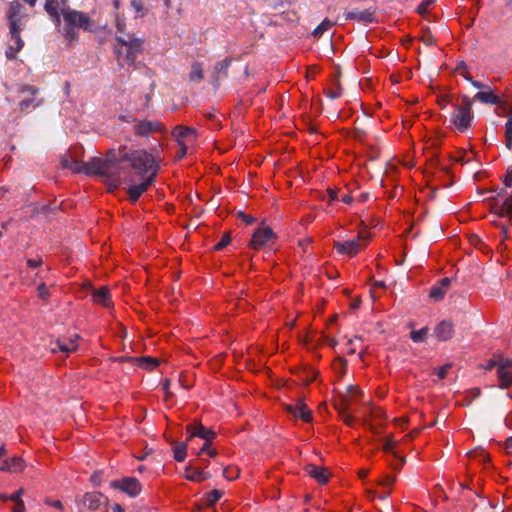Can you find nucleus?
<instances>
[{
	"instance_id": "1",
	"label": "nucleus",
	"mask_w": 512,
	"mask_h": 512,
	"mask_svg": "<svg viewBox=\"0 0 512 512\" xmlns=\"http://www.w3.org/2000/svg\"><path fill=\"white\" fill-rule=\"evenodd\" d=\"M124 162L129 163L131 169L141 177L155 173L156 178L160 170L159 162L151 153L144 149L128 150L127 146L121 145L118 149L110 148L104 159L93 158L81 167L75 163L74 171L106 178L110 190H114L120 185L122 176L127 173L122 165Z\"/></svg>"
},
{
	"instance_id": "2",
	"label": "nucleus",
	"mask_w": 512,
	"mask_h": 512,
	"mask_svg": "<svg viewBox=\"0 0 512 512\" xmlns=\"http://www.w3.org/2000/svg\"><path fill=\"white\" fill-rule=\"evenodd\" d=\"M62 16L65 22V26L62 29V35L69 43L78 38V33L75 30L76 28L84 31L92 30L93 21L82 11L68 8L67 10H62Z\"/></svg>"
},
{
	"instance_id": "3",
	"label": "nucleus",
	"mask_w": 512,
	"mask_h": 512,
	"mask_svg": "<svg viewBox=\"0 0 512 512\" xmlns=\"http://www.w3.org/2000/svg\"><path fill=\"white\" fill-rule=\"evenodd\" d=\"M462 102L454 105V111L450 115V123L453 124L459 132H464L470 128L473 120V100L467 95L461 97Z\"/></svg>"
},
{
	"instance_id": "4",
	"label": "nucleus",
	"mask_w": 512,
	"mask_h": 512,
	"mask_svg": "<svg viewBox=\"0 0 512 512\" xmlns=\"http://www.w3.org/2000/svg\"><path fill=\"white\" fill-rule=\"evenodd\" d=\"M115 42L113 48L114 54L121 56L123 50H126V58L130 63H135L138 54L142 52V39L133 36H128V39H125L117 36Z\"/></svg>"
},
{
	"instance_id": "5",
	"label": "nucleus",
	"mask_w": 512,
	"mask_h": 512,
	"mask_svg": "<svg viewBox=\"0 0 512 512\" xmlns=\"http://www.w3.org/2000/svg\"><path fill=\"white\" fill-rule=\"evenodd\" d=\"M133 132L139 137H149L154 132H163V125L157 120H140L137 118L132 119Z\"/></svg>"
},
{
	"instance_id": "6",
	"label": "nucleus",
	"mask_w": 512,
	"mask_h": 512,
	"mask_svg": "<svg viewBox=\"0 0 512 512\" xmlns=\"http://www.w3.org/2000/svg\"><path fill=\"white\" fill-rule=\"evenodd\" d=\"M505 195L506 191L502 189L497 196L490 198V201L492 202L490 212L497 217L512 218V196L505 197L502 203L499 202V198Z\"/></svg>"
},
{
	"instance_id": "7",
	"label": "nucleus",
	"mask_w": 512,
	"mask_h": 512,
	"mask_svg": "<svg viewBox=\"0 0 512 512\" xmlns=\"http://www.w3.org/2000/svg\"><path fill=\"white\" fill-rule=\"evenodd\" d=\"M75 502L79 512H83L81 504L83 507L95 511L99 509L102 504L108 503V498L99 492H87L81 497H76Z\"/></svg>"
},
{
	"instance_id": "8",
	"label": "nucleus",
	"mask_w": 512,
	"mask_h": 512,
	"mask_svg": "<svg viewBox=\"0 0 512 512\" xmlns=\"http://www.w3.org/2000/svg\"><path fill=\"white\" fill-rule=\"evenodd\" d=\"M110 487L113 489L121 490L130 497H136L141 493L142 486L139 480L135 477H123L119 480H112Z\"/></svg>"
},
{
	"instance_id": "9",
	"label": "nucleus",
	"mask_w": 512,
	"mask_h": 512,
	"mask_svg": "<svg viewBox=\"0 0 512 512\" xmlns=\"http://www.w3.org/2000/svg\"><path fill=\"white\" fill-rule=\"evenodd\" d=\"M9 43L7 49L5 51V55L9 60H15L17 58V53L23 48L24 41L20 36V28L18 24H12V27L9 28Z\"/></svg>"
},
{
	"instance_id": "10",
	"label": "nucleus",
	"mask_w": 512,
	"mask_h": 512,
	"mask_svg": "<svg viewBox=\"0 0 512 512\" xmlns=\"http://www.w3.org/2000/svg\"><path fill=\"white\" fill-rule=\"evenodd\" d=\"M484 88H477L479 91L474 95L473 100L483 104L501 106L506 110L501 97L497 95L491 85L483 83Z\"/></svg>"
},
{
	"instance_id": "11",
	"label": "nucleus",
	"mask_w": 512,
	"mask_h": 512,
	"mask_svg": "<svg viewBox=\"0 0 512 512\" xmlns=\"http://www.w3.org/2000/svg\"><path fill=\"white\" fill-rule=\"evenodd\" d=\"M499 388L505 389L512 386V359L500 357L497 369Z\"/></svg>"
},
{
	"instance_id": "12",
	"label": "nucleus",
	"mask_w": 512,
	"mask_h": 512,
	"mask_svg": "<svg viewBox=\"0 0 512 512\" xmlns=\"http://www.w3.org/2000/svg\"><path fill=\"white\" fill-rule=\"evenodd\" d=\"M274 238H276V234L270 227L258 228L252 235L249 247L255 250L260 249Z\"/></svg>"
},
{
	"instance_id": "13",
	"label": "nucleus",
	"mask_w": 512,
	"mask_h": 512,
	"mask_svg": "<svg viewBox=\"0 0 512 512\" xmlns=\"http://www.w3.org/2000/svg\"><path fill=\"white\" fill-rule=\"evenodd\" d=\"M187 434L196 436L204 441H213L217 434L210 428L205 427L200 421H194L186 426Z\"/></svg>"
},
{
	"instance_id": "14",
	"label": "nucleus",
	"mask_w": 512,
	"mask_h": 512,
	"mask_svg": "<svg viewBox=\"0 0 512 512\" xmlns=\"http://www.w3.org/2000/svg\"><path fill=\"white\" fill-rule=\"evenodd\" d=\"M68 0H46L44 4V10L52 18L54 23L58 25L60 23V16L62 10H67Z\"/></svg>"
},
{
	"instance_id": "15",
	"label": "nucleus",
	"mask_w": 512,
	"mask_h": 512,
	"mask_svg": "<svg viewBox=\"0 0 512 512\" xmlns=\"http://www.w3.org/2000/svg\"><path fill=\"white\" fill-rule=\"evenodd\" d=\"M155 180V173H150L142 183L131 185L128 188L129 200L132 203H135L139 197L145 193L148 188L155 182Z\"/></svg>"
},
{
	"instance_id": "16",
	"label": "nucleus",
	"mask_w": 512,
	"mask_h": 512,
	"mask_svg": "<svg viewBox=\"0 0 512 512\" xmlns=\"http://www.w3.org/2000/svg\"><path fill=\"white\" fill-rule=\"evenodd\" d=\"M346 20H354L358 22H363L366 24H370L373 22H376V16H375V9L370 7L363 11L360 10H353V11H346L344 13Z\"/></svg>"
},
{
	"instance_id": "17",
	"label": "nucleus",
	"mask_w": 512,
	"mask_h": 512,
	"mask_svg": "<svg viewBox=\"0 0 512 512\" xmlns=\"http://www.w3.org/2000/svg\"><path fill=\"white\" fill-rule=\"evenodd\" d=\"M361 239V235H358L356 239L347 240L344 242L336 241L334 243V248L339 254H347L348 256L353 257L359 252V241Z\"/></svg>"
},
{
	"instance_id": "18",
	"label": "nucleus",
	"mask_w": 512,
	"mask_h": 512,
	"mask_svg": "<svg viewBox=\"0 0 512 512\" xmlns=\"http://www.w3.org/2000/svg\"><path fill=\"white\" fill-rule=\"evenodd\" d=\"M232 63V58H225L215 63L212 73V84L218 86L220 81L228 77V69Z\"/></svg>"
},
{
	"instance_id": "19",
	"label": "nucleus",
	"mask_w": 512,
	"mask_h": 512,
	"mask_svg": "<svg viewBox=\"0 0 512 512\" xmlns=\"http://www.w3.org/2000/svg\"><path fill=\"white\" fill-rule=\"evenodd\" d=\"M286 411L304 422L308 423L312 420V411L302 401H298L295 405H286Z\"/></svg>"
},
{
	"instance_id": "20",
	"label": "nucleus",
	"mask_w": 512,
	"mask_h": 512,
	"mask_svg": "<svg viewBox=\"0 0 512 512\" xmlns=\"http://www.w3.org/2000/svg\"><path fill=\"white\" fill-rule=\"evenodd\" d=\"M307 475L315 479L319 484H326L329 480V471L327 468L314 464H307L304 467Z\"/></svg>"
},
{
	"instance_id": "21",
	"label": "nucleus",
	"mask_w": 512,
	"mask_h": 512,
	"mask_svg": "<svg viewBox=\"0 0 512 512\" xmlns=\"http://www.w3.org/2000/svg\"><path fill=\"white\" fill-rule=\"evenodd\" d=\"M26 464L21 457L14 456L10 459H5L0 463V471L18 473L22 472Z\"/></svg>"
},
{
	"instance_id": "22",
	"label": "nucleus",
	"mask_w": 512,
	"mask_h": 512,
	"mask_svg": "<svg viewBox=\"0 0 512 512\" xmlns=\"http://www.w3.org/2000/svg\"><path fill=\"white\" fill-rule=\"evenodd\" d=\"M434 334L439 341H447L454 335V327L452 322L442 320L434 329Z\"/></svg>"
},
{
	"instance_id": "23",
	"label": "nucleus",
	"mask_w": 512,
	"mask_h": 512,
	"mask_svg": "<svg viewBox=\"0 0 512 512\" xmlns=\"http://www.w3.org/2000/svg\"><path fill=\"white\" fill-rule=\"evenodd\" d=\"M92 298L95 303L101 304L105 308H109L111 306V294L107 286L95 289L92 293Z\"/></svg>"
},
{
	"instance_id": "24",
	"label": "nucleus",
	"mask_w": 512,
	"mask_h": 512,
	"mask_svg": "<svg viewBox=\"0 0 512 512\" xmlns=\"http://www.w3.org/2000/svg\"><path fill=\"white\" fill-rule=\"evenodd\" d=\"M451 283V279L448 277H444L440 280L439 285L433 286L429 292V297L435 301H440L443 299L444 295L447 292V289Z\"/></svg>"
},
{
	"instance_id": "25",
	"label": "nucleus",
	"mask_w": 512,
	"mask_h": 512,
	"mask_svg": "<svg viewBox=\"0 0 512 512\" xmlns=\"http://www.w3.org/2000/svg\"><path fill=\"white\" fill-rule=\"evenodd\" d=\"M170 443L173 445V458L177 462H183L187 456V441L177 443L172 440Z\"/></svg>"
},
{
	"instance_id": "26",
	"label": "nucleus",
	"mask_w": 512,
	"mask_h": 512,
	"mask_svg": "<svg viewBox=\"0 0 512 512\" xmlns=\"http://www.w3.org/2000/svg\"><path fill=\"white\" fill-rule=\"evenodd\" d=\"M185 471H186L185 478L187 480L193 481V482H201V481L206 480L211 477L210 473H208V472H203L201 470H192L191 465H188L185 468Z\"/></svg>"
},
{
	"instance_id": "27",
	"label": "nucleus",
	"mask_w": 512,
	"mask_h": 512,
	"mask_svg": "<svg viewBox=\"0 0 512 512\" xmlns=\"http://www.w3.org/2000/svg\"><path fill=\"white\" fill-rule=\"evenodd\" d=\"M22 11V5L19 2H12L9 7L8 12V21H9V28L12 27V24H18V19L21 15Z\"/></svg>"
},
{
	"instance_id": "28",
	"label": "nucleus",
	"mask_w": 512,
	"mask_h": 512,
	"mask_svg": "<svg viewBox=\"0 0 512 512\" xmlns=\"http://www.w3.org/2000/svg\"><path fill=\"white\" fill-rule=\"evenodd\" d=\"M190 82H201L204 79L203 66L199 62H194L191 66V72L189 73Z\"/></svg>"
},
{
	"instance_id": "29",
	"label": "nucleus",
	"mask_w": 512,
	"mask_h": 512,
	"mask_svg": "<svg viewBox=\"0 0 512 512\" xmlns=\"http://www.w3.org/2000/svg\"><path fill=\"white\" fill-rule=\"evenodd\" d=\"M196 130L192 127L178 125L173 130V135L177 138V141L180 138H188L190 136H195Z\"/></svg>"
},
{
	"instance_id": "30",
	"label": "nucleus",
	"mask_w": 512,
	"mask_h": 512,
	"mask_svg": "<svg viewBox=\"0 0 512 512\" xmlns=\"http://www.w3.org/2000/svg\"><path fill=\"white\" fill-rule=\"evenodd\" d=\"M78 347L77 344H73L72 346H68V344L65 341H62L61 339H57L54 344L51 346V352L57 353L58 351L69 353L71 351L76 350Z\"/></svg>"
},
{
	"instance_id": "31",
	"label": "nucleus",
	"mask_w": 512,
	"mask_h": 512,
	"mask_svg": "<svg viewBox=\"0 0 512 512\" xmlns=\"http://www.w3.org/2000/svg\"><path fill=\"white\" fill-rule=\"evenodd\" d=\"M138 365L147 370H152L159 365V360L151 356L138 357Z\"/></svg>"
},
{
	"instance_id": "32",
	"label": "nucleus",
	"mask_w": 512,
	"mask_h": 512,
	"mask_svg": "<svg viewBox=\"0 0 512 512\" xmlns=\"http://www.w3.org/2000/svg\"><path fill=\"white\" fill-rule=\"evenodd\" d=\"M333 22L328 18L324 19L316 28L313 30L312 35L316 38L321 37L327 30L333 26Z\"/></svg>"
},
{
	"instance_id": "33",
	"label": "nucleus",
	"mask_w": 512,
	"mask_h": 512,
	"mask_svg": "<svg viewBox=\"0 0 512 512\" xmlns=\"http://www.w3.org/2000/svg\"><path fill=\"white\" fill-rule=\"evenodd\" d=\"M505 146L512 149V113H509V117L505 123Z\"/></svg>"
},
{
	"instance_id": "34",
	"label": "nucleus",
	"mask_w": 512,
	"mask_h": 512,
	"mask_svg": "<svg viewBox=\"0 0 512 512\" xmlns=\"http://www.w3.org/2000/svg\"><path fill=\"white\" fill-rule=\"evenodd\" d=\"M335 409L340 415L347 413L348 407V395H341L340 399L334 402Z\"/></svg>"
},
{
	"instance_id": "35",
	"label": "nucleus",
	"mask_w": 512,
	"mask_h": 512,
	"mask_svg": "<svg viewBox=\"0 0 512 512\" xmlns=\"http://www.w3.org/2000/svg\"><path fill=\"white\" fill-rule=\"evenodd\" d=\"M467 455L471 458L479 459L480 461H483V462L490 461L489 454L484 449H481V448L471 450L467 453Z\"/></svg>"
},
{
	"instance_id": "36",
	"label": "nucleus",
	"mask_w": 512,
	"mask_h": 512,
	"mask_svg": "<svg viewBox=\"0 0 512 512\" xmlns=\"http://www.w3.org/2000/svg\"><path fill=\"white\" fill-rule=\"evenodd\" d=\"M427 333H428V328L427 327H423L419 330H413L411 331L410 333V338L413 342L415 343H420V342H423L427 336Z\"/></svg>"
},
{
	"instance_id": "37",
	"label": "nucleus",
	"mask_w": 512,
	"mask_h": 512,
	"mask_svg": "<svg viewBox=\"0 0 512 512\" xmlns=\"http://www.w3.org/2000/svg\"><path fill=\"white\" fill-rule=\"evenodd\" d=\"M240 470L236 466H227L223 470V477L229 481L235 480L239 477Z\"/></svg>"
},
{
	"instance_id": "38",
	"label": "nucleus",
	"mask_w": 512,
	"mask_h": 512,
	"mask_svg": "<svg viewBox=\"0 0 512 512\" xmlns=\"http://www.w3.org/2000/svg\"><path fill=\"white\" fill-rule=\"evenodd\" d=\"M223 495V492L217 489L212 490L207 494V505L212 506L214 505L218 500L221 499Z\"/></svg>"
},
{
	"instance_id": "39",
	"label": "nucleus",
	"mask_w": 512,
	"mask_h": 512,
	"mask_svg": "<svg viewBox=\"0 0 512 512\" xmlns=\"http://www.w3.org/2000/svg\"><path fill=\"white\" fill-rule=\"evenodd\" d=\"M231 242V232L223 234L221 240L214 246L215 251H221Z\"/></svg>"
},
{
	"instance_id": "40",
	"label": "nucleus",
	"mask_w": 512,
	"mask_h": 512,
	"mask_svg": "<svg viewBox=\"0 0 512 512\" xmlns=\"http://www.w3.org/2000/svg\"><path fill=\"white\" fill-rule=\"evenodd\" d=\"M40 104V102H35V98H27L20 101L19 106L22 111L27 110L29 107L33 106L36 107Z\"/></svg>"
},
{
	"instance_id": "41",
	"label": "nucleus",
	"mask_w": 512,
	"mask_h": 512,
	"mask_svg": "<svg viewBox=\"0 0 512 512\" xmlns=\"http://www.w3.org/2000/svg\"><path fill=\"white\" fill-rule=\"evenodd\" d=\"M435 0H423L416 8V12L420 15H424L428 12V8L430 5L434 3Z\"/></svg>"
},
{
	"instance_id": "42",
	"label": "nucleus",
	"mask_w": 512,
	"mask_h": 512,
	"mask_svg": "<svg viewBox=\"0 0 512 512\" xmlns=\"http://www.w3.org/2000/svg\"><path fill=\"white\" fill-rule=\"evenodd\" d=\"M237 217L240 218L246 225H251L256 221V218L245 214L243 211H238L236 213Z\"/></svg>"
},
{
	"instance_id": "43",
	"label": "nucleus",
	"mask_w": 512,
	"mask_h": 512,
	"mask_svg": "<svg viewBox=\"0 0 512 512\" xmlns=\"http://www.w3.org/2000/svg\"><path fill=\"white\" fill-rule=\"evenodd\" d=\"M38 296L42 300H47L50 296L49 290L47 289L45 283H41L37 287Z\"/></svg>"
},
{
	"instance_id": "44",
	"label": "nucleus",
	"mask_w": 512,
	"mask_h": 512,
	"mask_svg": "<svg viewBox=\"0 0 512 512\" xmlns=\"http://www.w3.org/2000/svg\"><path fill=\"white\" fill-rule=\"evenodd\" d=\"M394 482H395V477L394 476H384L383 478H381L379 480V484L384 486V487H387L389 490L391 489V487L394 484Z\"/></svg>"
},
{
	"instance_id": "45",
	"label": "nucleus",
	"mask_w": 512,
	"mask_h": 512,
	"mask_svg": "<svg viewBox=\"0 0 512 512\" xmlns=\"http://www.w3.org/2000/svg\"><path fill=\"white\" fill-rule=\"evenodd\" d=\"M39 89L34 87V86H31V85H25L21 88V93L22 94H26V95H30V96H34L38 93Z\"/></svg>"
},
{
	"instance_id": "46",
	"label": "nucleus",
	"mask_w": 512,
	"mask_h": 512,
	"mask_svg": "<svg viewBox=\"0 0 512 512\" xmlns=\"http://www.w3.org/2000/svg\"><path fill=\"white\" fill-rule=\"evenodd\" d=\"M450 368H451V364H449V363L439 367L437 370V373H436L437 376L439 377V379H444L447 376Z\"/></svg>"
},
{
	"instance_id": "47",
	"label": "nucleus",
	"mask_w": 512,
	"mask_h": 512,
	"mask_svg": "<svg viewBox=\"0 0 512 512\" xmlns=\"http://www.w3.org/2000/svg\"><path fill=\"white\" fill-rule=\"evenodd\" d=\"M346 393L354 396H361L363 394V391L359 388V386L349 385L346 388Z\"/></svg>"
},
{
	"instance_id": "48",
	"label": "nucleus",
	"mask_w": 512,
	"mask_h": 512,
	"mask_svg": "<svg viewBox=\"0 0 512 512\" xmlns=\"http://www.w3.org/2000/svg\"><path fill=\"white\" fill-rule=\"evenodd\" d=\"M90 481L94 486H99L102 481V472L101 471L94 472L90 477Z\"/></svg>"
},
{
	"instance_id": "49",
	"label": "nucleus",
	"mask_w": 512,
	"mask_h": 512,
	"mask_svg": "<svg viewBox=\"0 0 512 512\" xmlns=\"http://www.w3.org/2000/svg\"><path fill=\"white\" fill-rule=\"evenodd\" d=\"M23 492H24L23 489H19L16 492H14L13 494H11L10 496H5L3 499L4 500L9 499V500L13 501L14 503L18 502L19 500H22L21 496L23 495Z\"/></svg>"
},
{
	"instance_id": "50",
	"label": "nucleus",
	"mask_w": 512,
	"mask_h": 512,
	"mask_svg": "<svg viewBox=\"0 0 512 512\" xmlns=\"http://www.w3.org/2000/svg\"><path fill=\"white\" fill-rule=\"evenodd\" d=\"M131 5L139 15H144V7L139 0H131Z\"/></svg>"
},
{
	"instance_id": "51",
	"label": "nucleus",
	"mask_w": 512,
	"mask_h": 512,
	"mask_svg": "<svg viewBox=\"0 0 512 512\" xmlns=\"http://www.w3.org/2000/svg\"><path fill=\"white\" fill-rule=\"evenodd\" d=\"M500 237L502 243L505 242L509 238V226L501 225L500 226Z\"/></svg>"
},
{
	"instance_id": "52",
	"label": "nucleus",
	"mask_w": 512,
	"mask_h": 512,
	"mask_svg": "<svg viewBox=\"0 0 512 512\" xmlns=\"http://www.w3.org/2000/svg\"><path fill=\"white\" fill-rule=\"evenodd\" d=\"M464 78L466 81H468L474 88H484L483 83L480 81L475 80L470 75H464Z\"/></svg>"
},
{
	"instance_id": "53",
	"label": "nucleus",
	"mask_w": 512,
	"mask_h": 512,
	"mask_svg": "<svg viewBox=\"0 0 512 512\" xmlns=\"http://www.w3.org/2000/svg\"><path fill=\"white\" fill-rule=\"evenodd\" d=\"M500 358L499 359H490L487 364L485 365V370H492L493 368H496V370L499 367Z\"/></svg>"
},
{
	"instance_id": "54",
	"label": "nucleus",
	"mask_w": 512,
	"mask_h": 512,
	"mask_svg": "<svg viewBox=\"0 0 512 512\" xmlns=\"http://www.w3.org/2000/svg\"><path fill=\"white\" fill-rule=\"evenodd\" d=\"M115 56H116L117 61L120 66H124L125 64H127V65L134 64V63H130L129 60L126 58V50H123V54L121 56H119V55H115Z\"/></svg>"
},
{
	"instance_id": "55",
	"label": "nucleus",
	"mask_w": 512,
	"mask_h": 512,
	"mask_svg": "<svg viewBox=\"0 0 512 512\" xmlns=\"http://www.w3.org/2000/svg\"><path fill=\"white\" fill-rule=\"evenodd\" d=\"M450 98L448 96H441L438 98L437 103L441 109H445L450 104Z\"/></svg>"
},
{
	"instance_id": "56",
	"label": "nucleus",
	"mask_w": 512,
	"mask_h": 512,
	"mask_svg": "<svg viewBox=\"0 0 512 512\" xmlns=\"http://www.w3.org/2000/svg\"><path fill=\"white\" fill-rule=\"evenodd\" d=\"M503 184L506 187L512 186V169H508L506 175L503 177Z\"/></svg>"
},
{
	"instance_id": "57",
	"label": "nucleus",
	"mask_w": 512,
	"mask_h": 512,
	"mask_svg": "<svg viewBox=\"0 0 512 512\" xmlns=\"http://www.w3.org/2000/svg\"><path fill=\"white\" fill-rule=\"evenodd\" d=\"M43 263L42 261V258H37V259H27V265L30 267V268H37L39 266H41Z\"/></svg>"
},
{
	"instance_id": "58",
	"label": "nucleus",
	"mask_w": 512,
	"mask_h": 512,
	"mask_svg": "<svg viewBox=\"0 0 512 512\" xmlns=\"http://www.w3.org/2000/svg\"><path fill=\"white\" fill-rule=\"evenodd\" d=\"M12 512H25V504L23 500L15 502Z\"/></svg>"
},
{
	"instance_id": "59",
	"label": "nucleus",
	"mask_w": 512,
	"mask_h": 512,
	"mask_svg": "<svg viewBox=\"0 0 512 512\" xmlns=\"http://www.w3.org/2000/svg\"><path fill=\"white\" fill-rule=\"evenodd\" d=\"M119 362H132L138 364V357H130V356H121L117 358Z\"/></svg>"
},
{
	"instance_id": "60",
	"label": "nucleus",
	"mask_w": 512,
	"mask_h": 512,
	"mask_svg": "<svg viewBox=\"0 0 512 512\" xmlns=\"http://www.w3.org/2000/svg\"><path fill=\"white\" fill-rule=\"evenodd\" d=\"M383 450L385 452H393V441L387 438L383 444Z\"/></svg>"
},
{
	"instance_id": "61",
	"label": "nucleus",
	"mask_w": 512,
	"mask_h": 512,
	"mask_svg": "<svg viewBox=\"0 0 512 512\" xmlns=\"http://www.w3.org/2000/svg\"><path fill=\"white\" fill-rule=\"evenodd\" d=\"M211 443L212 441H204V444L201 447V449L197 452V455L200 456L201 454L208 452L210 450Z\"/></svg>"
},
{
	"instance_id": "62",
	"label": "nucleus",
	"mask_w": 512,
	"mask_h": 512,
	"mask_svg": "<svg viewBox=\"0 0 512 512\" xmlns=\"http://www.w3.org/2000/svg\"><path fill=\"white\" fill-rule=\"evenodd\" d=\"M178 144L181 147L180 152L178 154V157L182 158V157H184L186 155L187 147H186V145L184 144V142L182 140H178Z\"/></svg>"
},
{
	"instance_id": "63",
	"label": "nucleus",
	"mask_w": 512,
	"mask_h": 512,
	"mask_svg": "<svg viewBox=\"0 0 512 512\" xmlns=\"http://www.w3.org/2000/svg\"><path fill=\"white\" fill-rule=\"evenodd\" d=\"M170 384H171V380H170V379H168V378H167V379H165V380L163 381V384H162V389L165 391V393H166V395H167V396H170V395H171V393H170V391H169Z\"/></svg>"
},
{
	"instance_id": "64",
	"label": "nucleus",
	"mask_w": 512,
	"mask_h": 512,
	"mask_svg": "<svg viewBox=\"0 0 512 512\" xmlns=\"http://www.w3.org/2000/svg\"><path fill=\"white\" fill-rule=\"evenodd\" d=\"M506 452L510 455H512V437H509L506 440V446H505Z\"/></svg>"
}]
</instances>
